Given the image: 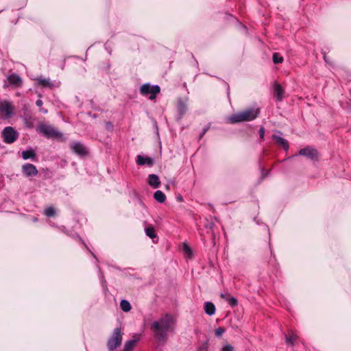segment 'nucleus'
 <instances>
[{
  "label": "nucleus",
  "instance_id": "f257e3e1",
  "mask_svg": "<svg viewBox=\"0 0 351 351\" xmlns=\"http://www.w3.org/2000/svg\"><path fill=\"white\" fill-rule=\"evenodd\" d=\"M173 324V319L170 314H166L158 321L152 322L150 326V329L156 339L158 341H165L167 338V332L171 328Z\"/></svg>",
  "mask_w": 351,
  "mask_h": 351
},
{
  "label": "nucleus",
  "instance_id": "f03ea898",
  "mask_svg": "<svg viewBox=\"0 0 351 351\" xmlns=\"http://www.w3.org/2000/svg\"><path fill=\"white\" fill-rule=\"evenodd\" d=\"M37 132L47 138H62V134L56 130L53 127L47 124H40L37 129Z\"/></svg>",
  "mask_w": 351,
  "mask_h": 351
},
{
  "label": "nucleus",
  "instance_id": "7ed1b4c3",
  "mask_svg": "<svg viewBox=\"0 0 351 351\" xmlns=\"http://www.w3.org/2000/svg\"><path fill=\"white\" fill-rule=\"evenodd\" d=\"M122 335L123 332H121V328H116L112 336L108 340L107 347L108 351H115L117 348H119L122 342Z\"/></svg>",
  "mask_w": 351,
  "mask_h": 351
},
{
  "label": "nucleus",
  "instance_id": "20e7f679",
  "mask_svg": "<svg viewBox=\"0 0 351 351\" xmlns=\"http://www.w3.org/2000/svg\"><path fill=\"white\" fill-rule=\"evenodd\" d=\"M160 92V87L158 85H151L149 83L143 84L140 88V93L143 96H148L150 100L156 98L157 95Z\"/></svg>",
  "mask_w": 351,
  "mask_h": 351
},
{
  "label": "nucleus",
  "instance_id": "39448f33",
  "mask_svg": "<svg viewBox=\"0 0 351 351\" xmlns=\"http://www.w3.org/2000/svg\"><path fill=\"white\" fill-rule=\"evenodd\" d=\"M19 136V132L11 126L5 127L1 132V137L4 143L12 144L15 142Z\"/></svg>",
  "mask_w": 351,
  "mask_h": 351
},
{
  "label": "nucleus",
  "instance_id": "423d86ee",
  "mask_svg": "<svg viewBox=\"0 0 351 351\" xmlns=\"http://www.w3.org/2000/svg\"><path fill=\"white\" fill-rule=\"evenodd\" d=\"M298 154L300 156H306L313 161L319 160V152L316 149L311 146H306L304 148L301 149L299 151Z\"/></svg>",
  "mask_w": 351,
  "mask_h": 351
},
{
  "label": "nucleus",
  "instance_id": "0eeeda50",
  "mask_svg": "<svg viewBox=\"0 0 351 351\" xmlns=\"http://www.w3.org/2000/svg\"><path fill=\"white\" fill-rule=\"evenodd\" d=\"M14 113V108L12 104L8 101H3L0 102V114L4 118H10Z\"/></svg>",
  "mask_w": 351,
  "mask_h": 351
},
{
  "label": "nucleus",
  "instance_id": "6e6552de",
  "mask_svg": "<svg viewBox=\"0 0 351 351\" xmlns=\"http://www.w3.org/2000/svg\"><path fill=\"white\" fill-rule=\"evenodd\" d=\"M244 121H250L257 118L260 114L259 108H250L242 111Z\"/></svg>",
  "mask_w": 351,
  "mask_h": 351
},
{
  "label": "nucleus",
  "instance_id": "1a4fd4ad",
  "mask_svg": "<svg viewBox=\"0 0 351 351\" xmlns=\"http://www.w3.org/2000/svg\"><path fill=\"white\" fill-rule=\"evenodd\" d=\"M72 151L80 156H84L88 154L86 147L80 142H74L71 145Z\"/></svg>",
  "mask_w": 351,
  "mask_h": 351
},
{
  "label": "nucleus",
  "instance_id": "9d476101",
  "mask_svg": "<svg viewBox=\"0 0 351 351\" xmlns=\"http://www.w3.org/2000/svg\"><path fill=\"white\" fill-rule=\"evenodd\" d=\"M22 172L27 177L35 176L38 173L36 166L30 163H25L22 166Z\"/></svg>",
  "mask_w": 351,
  "mask_h": 351
},
{
  "label": "nucleus",
  "instance_id": "9b49d317",
  "mask_svg": "<svg viewBox=\"0 0 351 351\" xmlns=\"http://www.w3.org/2000/svg\"><path fill=\"white\" fill-rule=\"evenodd\" d=\"M177 110L178 112V119H182L183 116L186 114L188 107L186 101L183 99L180 98L177 102Z\"/></svg>",
  "mask_w": 351,
  "mask_h": 351
},
{
  "label": "nucleus",
  "instance_id": "f8f14e48",
  "mask_svg": "<svg viewBox=\"0 0 351 351\" xmlns=\"http://www.w3.org/2000/svg\"><path fill=\"white\" fill-rule=\"evenodd\" d=\"M9 85L14 87H21L23 84L21 77L16 73H12L8 76Z\"/></svg>",
  "mask_w": 351,
  "mask_h": 351
},
{
  "label": "nucleus",
  "instance_id": "ddd939ff",
  "mask_svg": "<svg viewBox=\"0 0 351 351\" xmlns=\"http://www.w3.org/2000/svg\"><path fill=\"white\" fill-rule=\"evenodd\" d=\"M274 97L277 101H282L284 98L285 90L282 86L275 82L274 84Z\"/></svg>",
  "mask_w": 351,
  "mask_h": 351
},
{
  "label": "nucleus",
  "instance_id": "4468645a",
  "mask_svg": "<svg viewBox=\"0 0 351 351\" xmlns=\"http://www.w3.org/2000/svg\"><path fill=\"white\" fill-rule=\"evenodd\" d=\"M136 164L140 166L147 165L148 167H152L153 166L154 161L152 158L138 155L136 156Z\"/></svg>",
  "mask_w": 351,
  "mask_h": 351
},
{
  "label": "nucleus",
  "instance_id": "2eb2a0df",
  "mask_svg": "<svg viewBox=\"0 0 351 351\" xmlns=\"http://www.w3.org/2000/svg\"><path fill=\"white\" fill-rule=\"evenodd\" d=\"M243 121V114L242 111L232 114L227 118V122L231 124H235Z\"/></svg>",
  "mask_w": 351,
  "mask_h": 351
},
{
  "label": "nucleus",
  "instance_id": "dca6fc26",
  "mask_svg": "<svg viewBox=\"0 0 351 351\" xmlns=\"http://www.w3.org/2000/svg\"><path fill=\"white\" fill-rule=\"evenodd\" d=\"M134 339L127 341L123 347V350L122 351H133L136 343L139 341L140 337L136 335H133Z\"/></svg>",
  "mask_w": 351,
  "mask_h": 351
},
{
  "label": "nucleus",
  "instance_id": "f3484780",
  "mask_svg": "<svg viewBox=\"0 0 351 351\" xmlns=\"http://www.w3.org/2000/svg\"><path fill=\"white\" fill-rule=\"evenodd\" d=\"M220 298L228 302L231 307H235L238 304V300L236 298L231 296L229 293H221Z\"/></svg>",
  "mask_w": 351,
  "mask_h": 351
},
{
  "label": "nucleus",
  "instance_id": "a211bd4d",
  "mask_svg": "<svg viewBox=\"0 0 351 351\" xmlns=\"http://www.w3.org/2000/svg\"><path fill=\"white\" fill-rule=\"evenodd\" d=\"M272 139L275 141L276 143L282 147V148L287 152L289 149V142L282 138L280 136L273 134L272 135Z\"/></svg>",
  "mask_w": 351,
  "mask_h": 351
},
{
  "label": "nucleus",
  "instance_id": "6ab92c4d",
  "mask_svg": "<svg viewBox=\"0 0 351 351\" xmlns=\"http://www.w3.org/2000/svg\"><path fill=\"white\" fill-rule=\"evenodd\" d=\"M148 183L149 186H152L154 189L158 188L160 185L159 177L156 174H150L149 176Z\"/></svg>",
  "mask_w": 351,
  "mask_h": 351
},
{
  "label": "nucleus",
  "instance_id": "aec40b11",
  "mask_svg": "<svg viewBox=\"0 0 351 351\" xmlns=\"http://www.w3.org/2000/svg\"><path fill=\"white\" fill-rule=\"evenodd\" d=\"M204 311L207 315H213L215 314L216 308L213 303L211 302H206L204 303Z\"/></svg>",
  "mask_w": 351,
  "mask_h": 351
},
{
  "label": "nucleus",
  "instance_id": "412c9836",
  "mask_svg": "<svg viewBox=\"0 0 351 351\" xmlns=\"http://www.w3.org/2000/svg\"><path fill=\"white\" fill-rule=\"evenodd\" d=\"M22 157L24 160L32 159L33 160H36V153L34 150L32 149H27L23 151Z\"/></svg>",
  "mask_w": 351,
  "mask_h": 351
},
{
  "label": "nucleus",
  "instance_id": "4be33fe9",
  "mask_svg": "<svg viewBox=\"0 0 351 351\" xmlns=\"http://www.w3.org/2000/svg\"><path fill=\"white\" fill-rule=\"evenodd\" d=\"M154 198L158 202L163 203L166 200V195L162 191L158 190L154 193Z\"/></svg>",
  "mask_w": 351,
  "mask_h": 351
},
{
  "label": "nucleus",
  "instance_id": "5701e85b",
  "mask_svg": "<svg viewBox=\"0 0 351 351\" xmlns=\"http://www.w3.org/2000/svg\"><path fill=\"white\" fill-rule=\"evenodd\" d=\"M145 234L147 237H149V238H151L152 239H157V234L155 232V230L154 228V227L152 226H149V227H147L145 230Z\"/></svg>",
  "mask_w": 351,
  "mask_h": 351
},
{
  "label": "nucleus",
  "instance_id": "b1692460",
  "mask_svg": "<svg viewBox=\"0 0 351 351\" xmlns=\"http://www.w3.org/2000/svg\"><path fill=\"white\" fill-rule=\"evenodd\" d=\"M120 306L124 312H128L131 310L130 303L126 300H122L120 302Z\"/></svg>",
  "mask_w": 351,
  "mask_h": 351
},
{
  "label": "nucleus",
  "instance_id": "393cba45",
  "mask_svg": "<svg viewBox=\"0 0 351 351\" xmlns=\"http://www.w3.org/2000/svg\"><path fill=\"white\" fill-rule=\"evenodd\" d=\"M272 60L274 64H280L284 61L283 57L276 52L273 53Z\"/></svg>",
  "mask_w": 351,
  "mask_h": 351
},
{
  "label": "nucleus",
  "instance_id": "a878e982",
  "mask_svg": "<svg viewBox=\"0 0 351 351\" xmlns=\"http://www.w3.org/2000/svg\"><path fill=\"white\" fill-rule=\"evenodd\" d=\"M297 339V336L294 334H290L288 336L286 337V342L288 344H290L291 346H293L295 343V341Z\"/></svg>",
  "mask_w": 351,
  "mask_h": 351
},
{
  "label": "nucleus",
  "instance_id": "bb28decb",
  "mask_svg": "<svg viewBox=\"0 0 351 351\" xmlns=\"http://www.w3.org/2000/svg\"><path fill=\"white\" fill-rule=\"evenodd\" d=\"M44 213L47 217H53L56 215V210L53 206H49L45 210Z\"/></svg>",
  "mask_w": 351,
  "mask_h": 351
},
{
  "label": "nucleus",
  "instance_id": "cd10ccee",
  "mask_svg": "<svg viewBox=\"0 0 351 351\" xmlns=\"http://www.w3.org/2000/svg\"><path fill=\"white\" fill-rule=\"evenodd\" d=\"M206 228L208 229L210 231V233L213 236L215 235L213 228L215 227V223L213 221H208V223L205 225Z\"/></svg>",
  "mask_w": 351,
  "mask_h": 351
},
{
  "label": "nucleus",
  "instance_id": "c85d7f7f",
  "mask_svg": "<svg viewBox=\"0 0 351 351\" xmlns=\"http://www.w3.org/2000/svg\"><path fill=\"white\" fill-rule=\"evenodd\" d=\"M210 128V123H208L202 130V132L199 134V138L201 139L205 135V134L208 131Z\"/></svg>",
  "mask_w": 351,
  "mask_h": 351
},
{
  "label": "nucleus",
  "instance_id": "c756f323",
  "mask_svg": "<svg viewBox=\"0 0 351 351\" xmlns=\"http://www.w3.org/2000/svg\"><path fill=\"white\" fill-rule=\"evenodd\" d=\"M225 332V329L222 327H219L215 331V335L217 337L221 336Z\"/></svg>",
  "mask_w": 351,
  "mask_h": 351
},
{
  "label": "nucleus",
  "instance_id": "7c9ffc66",
  "mask_svg": "<svg viewBox=\"0 0 351 351\" xmlns=\"http://www.w3.org/2000/svg\"><path fill=\"white\" fill-rule=\"evenodd\" d=\"M222 351H233V347L231 345H226L222 348Z\"/></svg>",
  "mask_w": 351,
  "mask_h": 351
},
{
  "label": "nucleus",
  "instance_id": "2f4dec72",
  "mask_svg": "<svg viewBox=\"0 0 351 351\" xmlns=\"http://www.w3.org/2000/svg\"><path fill=\"white\" fill-rule=\"evenodd\" d=\"M259 136L261 139H264L265 128L263 127H261L259 130Z\"/></svg>",
  "mask_w": 351,
  "mask_h": 351
},
{
  "label": "nucleus",
  "instance_id": "473e14b6",
  "mask_svg": "<svg viewBox=\"0 0 351 351\" xmlns=\"http://www.w3.org/2000/svg\"><path fill=\"white\" fill-rule=\"evenodd\" d=\"M40 84L45 86L49 85V81L48 80L44 79L40 80Z\"/></svg>",
  "mask_w": 351,
  "mask_h": 351
},
{
  "label": "nucleus",
  "instance_id": "72a5a7b5",
  "mask_svg": "<svg viewBox=\"0 0 351 351\" xmlns=\"http://www.w3.org/2000/svg\"><path fill=\"white\" fill-rule=\"evenodd\" d=\"M197 351H208L207 346L206 345H203L199 348Z\"/></svg>",
  "mask_w": 351,
  "mask_h": 351
},
{
  "label": "nucleus",
  "instance_id": "f704fd0d",
  "mask_svg": "<svg viewBox=\"0 0 351 351\" xmlns=\"http://www.w3.org/2000/svg\"><path fill=\"white\" fill-rule=\"evenodd\" d=\"M43 101L41 99H38L36 101V104L37 106L38 107H41L43 106Z\"/></svg>",
  "mask_w": 351,
  "mask_h": 351
},
{
  "label": "nucleus",
  "instance_id": "c9c22d12",
  "mask_svg": "<svg viewBox=\"0 0 351 351\" xmlns=\"http://www.w3.org/2000/svg\"><path fill=\"white\" fill-rule=\"evenodd\" d=\"M106 128H112V123H111V122H110V121L106 122Z\"/></svg>",
  "mask_w": 351,
  "mask_h": 351
},
{
  "label": "nucleus",
  "instance_id": "e433bc0d",
  "mask_svg": "<svg viewBox=\"0 0 351 351\" xmlns=\"http://www.w3.org/2000/svg\"><path fill=\"white\" fill-rule=\"evenodd\" d=\"M43 112H44L45 113H47V110H43Z\"/></svg>",
  "mask_w": 351,
  "mask_h": 351
}]
</instances>
